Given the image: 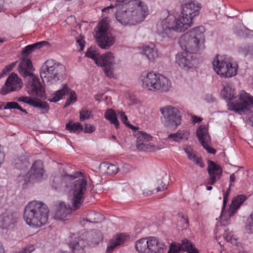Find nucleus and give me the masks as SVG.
Returning a JSON list of instances; mask_svg holds the SVG:
<instances>
[{"label":"nucleus","mask_w":253,"mask_h":253,"mask_svg":"<svg viewBox=\"0 0 253 253\" xmlns=\"http://www.w3.org/2000/svg\"><path fill=\"white\" fill-rule=\"evenodd\" d=\"M181 8V13L177 19L167 17L158 24L156 33L160 38H169L172 31L182 32L188 29L191 26L193 18L199 14L201 5L188 1L182 5Z\"/></svg>","instance_id":"1"},{"label":"nucleus","mask_w":253,"mask_h":253,"mask_svg":"<svg viewBox=\"0 0 253 253\" xmlns=\"http://www.w3.org/2000/svg\"><path fill=\"white\" fill-rule=\"evenodd\" d=\"M221 95L230 101L228 103V109L242 115L246 113L253 107V96L244 90H241L235 96V89L231 84L226 83L223 85Z\"/></svg>","instance_id":"2"},{"label":"nucleus","mask_w":253,"mask_h":253,"mask_svg":"<svg viewBox=\"0 0 253 253\" xmlns=\"http://www.w3.org/2000/svg\"><path fill=\"white\" fill-rule=\"evenodd\" d=\"M49 212V209L44 203L33 201L26 206L23 218L28 225L40 227L47 222Z\"/></svg>","instance_id":"3"},{"label":"nucleus","mask_w":253,"mask_h":253,"mask_svg":"<svg viewBox=\"0 0 253 253\" xmlns=\"http://www.w3.org/2000/svg\"><path fill=\"white\" fill-rule=\"evenodd\" d=\"M204 28L196 27L184 34L179 39L182 48L191 53H198L205 48Z\"/></svg>","instance_id":"4"},{"label":"nucleus","mask_w":253,"mask_h":253,"mask_svg":"<svg viewBox=\"0 0 253 253\" xmlns=\"http://www.w3.org/2000/svg\"><path fill=\"white\" fill-rule=\"evenodd\" d=\"M139 80L142 87L148 91L167 92L171 87V81L168 78L153 72L142 74Z\"/></svg>","instance_id":"5"},{"label":"nucleus","mask_w":253,"mask_h":253,"mask_svg":"<svg viewBox=\"0 0 253 253\" xmlns=\"http://www.w3.org/2000/svg\"><path fill=\"white\" fill-rule=\"evenodd\" d=\"M70 178H79L72 183L71 189L68 192V199L72 208L76 210L79 208L84 202V195L86 191V179L80 172H77L74 175H70Z\"/></svg>","instance_id":"6"},{"label":"nucleus","mask_w":253,"mask_h":253,"mask_svg":"<svg viewBox=\"0 0 253 253\" xmlns=\"http://www.w3.org/2000/svg\"><path fill=\"white\" fill-rule=\"evenodd\" d=\"M32 68L31 61L25 57H23L19 64V71L21 75L24 77H30L32 79V84L27 87L28 93L32 96L43 98L45 96L44 90L39 80L30 72Z\"/></svg>","instance_id":"7"},{"label":"nucleus","mask_w":253,"mask_h":253,"mask_svg":"<svg viewBox=\"0 0 253 253\" xmlns=\"http://www.w3.org/2000/svg\"><path fill=\"white\" fill-rule=\"evenodd\" d=\"M64 70L62 65L53 60H48L41 68V77L44 83L48 84L52 81H60L63 79Z\"/></svg>","instance_id":"8"},{"label":"nucleus","mask_w":253,"mask_h":253,"mask_svg":"<svg viewBox=\"0 0 253 253\" xmlns=\"http://www.w3.org/2000/svg\"><path fill=\"white\" fill-rule=\"evenodd\" d=\"M135 249L139 253H164L167 249L163 242L154 237L137 240Z\"/></svg>","instance_id":"9"},{"label":"nucleus","mask_w":253,"mask_h":253,"mask_svg":"<svg viewBox=\"0 0 253 253\" xmlns=\"http://www.w3.org/2000/svg\"><path fill=\"white\" fill-rule=\"evenodd\" d=\"M214 71L221 77L231 78L235 76L237 73L238 68L236 62L231 58L217 57L212 62Z\"/></svg>","instance_id":"10"},{"label":"nucleus","mask_w":253,"mask_h":253,"mask_svg":"<svg viewBox=\"0 0 253 253\" xmlns=\"http://www.w3.org/2000/svg\"><path fill=\"white\" fill-rule=\"evenodd\" d=\"M94 37L98 46L102 49L109 48L115 42V38L109 32L108 24L104 19L99 23Z\"/></svg>","instance_id":"11"},{"label":"nucleus","mask_w":253,"mask_h":253,"mask_svg":"<svg viewBox=\"0 0 253 253\" xmlns=\"http://www.w3.org/2000/svg\"><path fill=\"white\" fill-rule=\"evenodd\" d=\"M160 111L163 117L164 126L170 128H175L181 124V116L178 109L171 106L160 108Z\"/></svg>","instance_id":"12"},{"label":"nucleus","mask_w":253,"mask_h":253,"mask_svg":"<svg viewBox=\"0 0 253 253\" xmlns=\"http://www.w3.org/2000/svg\"><path fill=\"white\" fill-rule=\"evenodd\" d=\"M63 86L53 94L51 98L48 99L50 102H56L61 99H63L66 94L69 95V98L67 99L64 107L66 108L72 103L75 102L77 100V95L75 91L70 89L68 86L65 84H62Z\"/></svg>","instance_id":"13"},{"label":"nucleus","mask_w":253,"mask_h":253,"mask_svg":"<svg viewBox=\"0 0 253 253\" xmlns=\"http://www.w3.org/2000/svg\"><path fill=\"white\" fill-rule=\"evenodd\" d=\"M176 62L184 70H188L196 67L198 60L193 53L185 51L178 53L176 56Z\"/></svg>","instance_id":"14"},{"label":"nucleus","mask_w":253,"mask_h":253,"mask_svg":"<svg viewBox=\"0 0 253 253\" xmlns=\"http://www.w3.org/2000/svg\"><path fill=\"white\" fill-rule=\"evenodd\" d=\"M115 64V57L112 53L109 52L100 56L96 61V65L103 67L104 72L106 76L108 77H111L113 76Z\"/></svg>","instance_id":"15"},{"label":"nucleus","mask_w":253,"mask_h":253,"mask_svg":"<svg viewBox=\"0 0 253 253\" xmlns=\"http://www.w3.org/2000/svg\"><path fill=\"white\" fill-rule=\"evenodd\" d=\"M23 84L21 80L17 75L12 73L7 78L5 84L0 90L2 95H6L9 92L18 90L22 87Z\"/></svg>","instance_id":"16"},{"label":"nucleus","mask_w":253,"mask_h":253,"mask_svg":"<svg viewBox=\"0 0 253 253\" xmlns=\"http://www.w3.org/2000/svg\"><path fill=\"white\" fill-rule=\"evenodd\" d=\"M207 170L209 178L207 179V183L213 185L220 178L222 174V169L219 165L212 161L209 160Z\"/></svg>","instance_id":"17"},{"label":"nucleus","mask_w":253,"mask_h":253,"mask_svg":"<svg viewBox=\"0 0 253 253\" xmlns=\"http://www.w3.org/2000/svg\"><path fill=\"white\" fill-rule=\"evenodd\" d=\"M197 136L203 147L211 154H214L216 150L209 146L210 141V136L208 133L207 129L204 126H201L197 130Z\"/></svg>","instance_id":"18"},{"label":"nucleus","mask_w":253,"mask_h":253,"mask_svg":"<svg viewBox=\"0 0 253 253\" xmlns=\"http://www.w3.org/2000/svg\"><path fill=\"white\" fill-rule=\"evenodd\" d=\"M44 172L43 164L42 161H36L33 164L29 172V179L31 181L41 180Z\"/></svg>","instance_id":"19"},{"label":"nucleus","mask_w":253,"mask_h":253,"mask_svg":"<svg viewBox=\"0 0 253 253\" xmlns=\"http://www.w3.org/2000/svg\"><path fill=\"white\" fill-rule=\"evenodd\" d=\"M83 237L81 239H83L85 237L86 243L88 246L94 247L98 245L103 239L102 234L101 232L98 230H94L90 232H86L83 235Z\"/></svg>","instance_id":"20"},{"label":"nucleus","mask_w":253,"mask_h":253,"mask_svg":"<svg viewBox=\"0 0 253 253\" xmlns=\"http://www.w3.org/2000/svg\"><path fill=\"white\" fill-rule=\"evenodd\" d=\"M170 246H173V250H176L179 253L180 251H183L188 253H199V251L195 245L187 239L182 240L181 243L177 245L172 243Z\"/></svg>","instance_id":"21"},{"label":"nucleus","mask_w":253,"mask_h":253,"mask_svg":"<svg viewBox=\"0 0 253 253\" xmlns=\"http://www.w3.org/2000/svg\"><path fill=\"white\" fill-rule=\"evenodd\" d=\"M56 210L53 218L57 220H63L70 214L71 208L67 206L64 203L60 202L56 206ZM73 209L75 210L74 208Z\"/></svg>","instance_id":"22"},{"label":"nucleus","mask_w":253,"mask_h":253,"mask_svg":"<svg viewBox=\"0 0 253 253\" xmlns=\"http://www.w3.org/2000/svg\"><path fill=\"white\" fill-rule=\"evenodd\" d=\"M68 178H70V175L65 177L60 175L53 176L51 179L52 188L57 191L65 190V188L68 186L67 181Z\"/></svg>","instance_id":"23"},{"label":"nucleus","mask_w":253,"mask_h":253,"mask_svg":"<svg viewBox=\"0 0 253 253\" xmlns=\"http://www.w3.org/2000/svg\"><path fill=\"white\" fill-rule=\"evenodd\" d=\"M246 199V196L244 195H238L233 199L228 211V215L230 217L234 215Z\"/></svg>","instance_id":"24"},{"label":"nucleus","mask_w":253,"mask_h":253,"mask_svg":"<svg viewBox=\"0 0 253 253\" xmlns=\"http://www.w3.org/2000/svg\"><path fill=\"white\" fill-rule=\"evenodd\" d=\"M16 222L17 216L15 213L5 212L2 214V227L3 228H12Z\"/></svg>","instance_id":"25"},{"label":"nucleus","mask_w":253,"mask_h":253,"mask_svg":"<svg viewBox=\"0 0 253 253\" xmlns=\"http://www.w3.org/2000/svg\"><path fill=\"white\" fill-rule=\"evenodd\" d=\"M103 219V217L101 214L94 211H89L86 214L85 218H83L81 221L83 225H85L86 222L98 223Z\"/></svg>","instance_id":"26"},{"label":"nucleus","mask_w":253,"mask_h":253,"mask_svg":"<svg viewBox=\"0 0 253 253\" xmlns=\"http://www.w3.org/2000/svg\"><path fill=\"white\" fill-rule=\"evenodd\" d=\"M126 240L127 236L124 234H121L117 235L110 240L107 247V251H113L118 246L124 244L126 241Z\"/></svg>","instance_id":"27"},{"label":"nucleus","mask_w":253,"mask_h":253,"mask_svg":"<svg viewBox=\"0 0 253 253\" xmlns=\"http://www.w3.org/2000/svg\"><path fill=\"white\" fill-rule=\"evenodd\" d=\"M99 168L102 172L110 175H114L119 170V168L117 165L107 163L101 164Z\"/></svg>","instance_id":"28"},{"label":"nucleus","mask_w":253,"mask_h":253,"mask_svg":"<svg viewBox=\"0 0 253 253\" xmlns=\"http://www.w3.org/2000/svg\"><path fill=\"white\" fill-rule=\"evenodd\" d=\"M144 54L150 61H153L159 56L158 49L154 46H147L143 49Z\"/></svg>","instance_id":"29"},{"label":"nucleus","mask_w":253,"mask_h":253,"mask_svg":"<svg viewBox=\"0 0 253 253\" xmlns=\"http://www.w3.org/2000/svg\"><path fill=\"white\" fill-rule=\"evenodd\" d=\"M105 118L109 121L110 122L114 125L115 127L118 128L119 127V122L117 117L116 112L112 109H110L107 110L104 114Z\"/></svg>","instance_id":"30"},{"label":"nucleus","mask_w":253,"mask_h":253,"mask_svg":"<svg viewBox=\"0 0 253 253\" xmlns=\"http://www.w3.org/2000/svg\"><path fill=\"white\" fill-rule=\"evenodd\" d=\"M48 44V42L46 41H42L38 42L35 43L30 44L26 46L23 48L22 53L23 55H28L36 49H40L42 46Z\"/></svg>","instance_id":"31"},{"label":"nucleus","mask_w":253,"mask_h":253,"mask_svg":"<svg viewBox=\"0 0 253 253\" xmlns=\"http://www.w3.org/2000/svg\"><path fill=\"white\" fill-rule=\"evenodd\" d=\"M83 239L74 241L70 243V246L73 253H85L83 247L85 246Z\"/></svg>","instance_id":"32"},{"label":"nucleus","mask_w":253,"mask_h":253,"mask_svg":"<svg viewBox=\"0 0 253 253\" xmlns=\"http://www.w3.org/2000/svg\"><path fill=\"white\" fill-rule=\"evenodd\" d=\"M66 128L70 132L80 133L83 130V126L79 123H73L69 122L66 124Z\"/></svg>","instance_id":"33"},{"label":"nucleus","mask_w":253,"mask_h":253,"mask_svg":"<svg viewBox=\"0 0 253 253\" xmlns=\"http://www.w3.org/2000/svg\"><path fill=\"white\" fill-rule=\"evenodd\" d=\"M136 143L148 142L152 139V137L143 131L135 132Z\"/></svg>","instance_id":"34"},{"label":"nucleus","mask_w":253,"mask_h":253,"mask_svg":"<svg viewBox=\"0 0 253 253\" xmlns=\"http://www.w3.org/2000/svg\"><path fill=\"white\" fill-rule=\"evenodd\" d=\"M118 114L119 116L120 119L122 121V122L126 125V126L127 127H128L129 128H130L132 130H136L138 128H136L133 125L130 124L129 122L127 121V117L125 115V113L123 111H118Z\"/></svg>","instance_id":"35"},{"label":"nucleus","mask_w":253,"mask_h":253,"mask_svg":"<svg viewBox=\"0 0 253 253\" xmlns=\"http://www.w3.org/2000/svg\"><path fill=\"white\" fill-rule=\"evenodd\" d=\"M245 230L249 234H253V211L246 220Z\"/></svg>","instance_id":"36"},{"label":"nucleus","mask_w":253,"mask_h":253,"mask_svg":"<svg viewBox=\"0 0 253 253\" xmlns=\"http://www.w3.org/2000/svg\"><path fill=\"white\" fill-rule=\"evenodd\" d=\"M3 109L5 110L6 109H18L22 112H24L25 114H27L28 112L25 109H23L18 103L16 102H8L6 103V105L4 106Z\"/></svg>","instance_id":"37"},{"label":"nucleus","mask_w":253,"mask_h":253,"mask_svg":"<svg viewBox=\"0 0 253 253\" xmlns=\"http://www.w3.org/2000/svg\"><path fill=\"white\" fill-rule=\"evenodd\" d=\"M85 56L88 58L93 59L96 63L97 59L99 58V53L92 47L88 48L85 53Z\"/></svg>","instance_id":"38"},{"label":"nucleus","mask_w":253,"mask_h":253,"mask_svg":"<svg viewBox=\"0 0 253 253\" xmlns=\"http://www.w3.org/2000/svg\"><path fill=\"white\" fill-rule=\"evenodd\" d=\"M15 165L17 169H23L27 167L28 162L25 158H21V159L18 158L15 160Z\"/></svg>","instance_id":"39"},{"label":"nucleus","mask_w":253,"mask_h":253,"mask_svg":"<svg viewBox=\"0 0 253 253\" xmlns=\"http://www.w3.org/2000/svg\"><path fill=\"white\" fill-rule=\"evenodd\" d=\"M168 182H164L163 179H159L157 182V192L163 191L167 189Z\"/></svg>","instance_id":"40"},{"label":"nucleus","mask_w":253,"mask_h":253,"mask_svg":"<svg viewBox=\"0 0 253 253\" xmlns=\"http://www.w3.org/2000/svg\"><path fill=\"white\" fill-rule=\"evenodd\" d=\"M184 151L187 155L188 158L191 161L196 156L195 151L191 146H186L184 148Z\"/></svg>","instance_id":"41"},{"label":"nucleus","mask_w":253,"mask_h":253,"mask_svg":"<svg viewBox=\"0 0 253 253\" xmlns=\"http://www.w3.org/2000/svg\"><path fill=\"white\" fill-rule=\"evenodd\" d=\"M16 63L17 62H13L10 65L6 66L5 68L2 70L0 74V79L2 78L4 75H6L8 72L11 71L15 66Z\"/></svg>","instance_id":"42"},{"label":"nucleus","mask_w":253,"mask_h":253,"mask_svg":"<svg viewBox=\"0 0 253 253\" xmlns=\"http://www.w3.org/2000/svg\"><path fill=\"white\" fill-rule=\"evenodd\" d=\"M177 135H178V138L179 140H187L190 135L189 132L185 130L179 131L177 132Z\"/></svg>","instance_id":"43"},{"label":"nucleus","mask_w":253,"mask_h":253,"mask_svg":"<svg viewBox=\"0 0 253 253\" xmlns=\"http://www.w3.org/2000/svg\"><path fill=\"white\" fill-rule=\"evenodd\" d=\"M90 112L84 109H83L80 112V121H83L89 118Z\"/></svg>","instance_id":"44"},{"label":"nucleus","mask_w":253,"mask_h":253,"mask_svg":"<svg viewBox=\"0 0 253 253\" xmlns=\"http://www.w3.org/2000/svg\"><path fill=\"white\" fill-rule=\"evenodd\" d=\"M147 142L136 143V147L139 151H147L149 145Z\"/></svg>","instance_id":"45"},{"label":"nucleus","mask_w":253,"mask_h":253,"mask_svg":"<svg viewBox=\"0 0 253 253\" xmlns=\"http://www.w3.org/2000/svg\"><path fill=\"white\" fill-rule=\"evenodd\" d=\"M35 250L33 245H28L17 253H31Z\"/></svg>","instance_id":"46"},{"label":"nucleus","mask_w":253,"mask_h":253,"mask_svg":"<svg viewBox=\"0 0 253 253\" xmlns=\"http://www.w3.org/2000/svg\"><path fill=\"white\" fill-rule=\"evenodd\" d=\"M95 130V127L91 125L86 124L85 126L84 131L85 133H90Z\"/></svg>","instance_id":"47"},{"label":"nucleus","mask_w":253,"mask_h":253,"mask_svg":"<svg viewBox=\"0 0 253 253\" xmlns=\"http://www.w3.org/2000/svg\"><path fill=\"white\" fill-rule=\"evenodd\" d=\"M193 162H194L197 165H199L201 167H204V164L203 161L201 158L198 157L196 156L195 158L192 160Z\"/></svg>","instance_id":"48"},{"label":"nucleus","mask_w":253,"mask_h":253,"mask_svg":"<svg viewBox=\"0 0 253 253\" xmlns=\"http://www.w3.org/2000/svg\"><path fill=\"white\" fill-rule=\"evenodd\" d=\"M31 97L27 96H21L18 98L17 101L19 102H23L28 104H29V102L30 100Z\"/></svg>","instance_id":"49"},{"label":"nucleus","mask_w":253,"mask_h":253,"mask_svg":"<svg viewBox=\"0 0 253 253\" xmlns=\"http://www.w3.org/2000/svg\"><path fill=\"white\" fill-rule=\"evenodd\" d=\"M40 102L35 99H33L31 97L29 105L35 107H39Z\"/></svg>","instance_id":"50"},{"label":"nucleus","mask_w":253,"mask_h":253,"mask_svg":"<svg viewBox=\"0 0 253 253\" xmlns=\"http://www.w3.org/2000/svg\"><path fill=\"white\" fill-rule=\"evenodd\" d=\"M77 43L79 44V45L80 46V49H79V51H82L84 49V40L82 38H79V39H78L77 40Z\"/></svg>","instance_id":"51"},{"label":"nucleus","mask_w":253,"mask_h":253,"mask_svg":"<svg viewBox=\"0 0 253 253\" xmlns=\"http://www.w3.org/2000/svg\"><path fill=\"white\" fill-rule=\"evenodd\" d=\"M39 107L41 108L42 109V110H45L46 112L49 109V106H48V105L47 103L46 102H43V103H42V102H40V105L39 106Z\"/></svg>","instance_id":"52"},{"label":"nucleus","mask_w":253,"mask_h":253,"mask_svg":"<svg viewBox=\"0 0 253 253\" xmlns=\"http://www.w3.org/2000/svg\"><path fill=\"white\" fill-rule=\"evenodd\" d=\"M224 238L227 242H231L232 244H236V240L235 238L230 236H225V235H224Z\"/></svg>","instance_id":"53"},{"label":"nucleus","mask_w":253,"mask_h":253,"mask_svg":"<svg viewBox=\"0 0 253 253\" xmlns=\"http://www.w3.org/2000/svg\"><path fill=\"white\" fill-rule=\"evenodd\" d=\"M202 119L200 117L194 115L192 116V122L194 123H200L202 121Z\"/></svg>","instance_id":"54"},{"label":"nucleus","mask_w":253,"mask_h":253,"mask_svg":"<svg viewBox=\"0 0 253 253\" xmlns=\"http://www.w3.org/2000/svg\"><path fill=\"white\" fill-rule=\"evenodd\" d=\"M169 138H173V139L176 141H179L178 135H177V133L169 134Z\"/></svg>","instance_id":"55"},{"label":"nucleus","mask_w":253,"mask_h":253,"mask_svg":"<svg viewBox=\"0 0 253 253\" xmlns=\"http://www.w3.org/2000/svg\"><path fill=\"white\" fill-rule=\"evenodd\" d=\"M228 201V199H226L225 198H223V209L222 210L225 208V207L226 206V204L227 203V202ZM221 218L223 219V211H222L221 214Z\"/></svg>","instance_id":"56"},{"label":"nucleus","mask_w":253,"mask_h":253,"mask_svg":"<svg viewBox=\"0 0 253 253\" xmlns=\"http://www.w3.org/2000/svg\"><path fill=\"white\" fill-rule=\"evenodd\" d=\"M152 193H153V192L151 190H147V191L145 190V191H143V195L144 196L147 197V196L151 195L152 194Z\"/></svg>","instance_id":"57"},{"label":"nucleus","mask_w":253,"mask_h":253,"mask_svg":"<svg viewBox=\"0 0 253 253\" xmlns=\"http://www.w3.org/2000/svg\"><path fill=\"white\" fill-rule=\"evenodd\" d=\"M248 123L249 125L253 127V114L249 117Z\"/></svg>","instance_id":"58"},{"label":"nucleus","mask_w":253,"mask_h":253,"mask_svg":"<svg viewBox=\"0 0 253 253\" xmlns=\"http://www.w3.org/2000/svg\"><path fill=\"white\" fill-rule=\"evenodd\" d=\"M173 246H170L169 250L168 253H179L176 250H173Z\"/></svg>","instance_id":"59"},{"label":"nucleus","mask_w":253,"mask_h":253,"mask_svg":"<svg viewBox=\"0 0 253 253\" xmlns=\"http://www.w3.org/2000/svg\"><path fill=\"white\" fill-rule=\"evenodd\" d=\"M248 53L253 57V46H251L249 47Z\"/></svg>","instance_id":"60"},{"label":"nucleus","mask_w":253,"mask_h":253,"mask_svg":"<svg viewBox=\"0 0 253 253\" xmlns=\"http://www.w3.org/2000/svg\"><path fill=\"white\" fill-rule=\"evenodd\" d=\"M235 175L234 173H232L230 176V181L231 182H234L235 181Z\"/></svg>","instance_id":"61"},{"label":"nucleus","mask_w":253,"mask_h":253,"mask_svg":"<svg viewBox=\"0 0 253 253\" xmlns=\"http://www.w3.org/2000/svg\"><path fill=\"white\" fill-rule=\"evenodd\" d=\"M3 0H0V12H2L3 9Z\"/></svg>","instance_id":"62"},{"label":"nucleus","mask_w":253,"mask_h":253,"mask_svg":"<svg viewBox=\"0 0 253 253\" xmlns=\"http://www.w3.org/2000/svg\"><path fill=\"white\" fill-rule=\"evenodd\" d=\"M0 253H5V250L1 242L0 241Z\"/></svg>","instance_id":"63"},{"label":"nucleus","mask_w":253,"mask_h":253,"mask_svg":"<svg viewBox=\"0 0 253 253\" xmlns=\"http://www.w3.org/2000/svg\"><path fill=\"white\" fill-rule=\"evenodd\" d=\"M212 189V187L211 186H207V189L208 190H211V189Z\"/></svg>","instance_id":"64"}]
</instances>
